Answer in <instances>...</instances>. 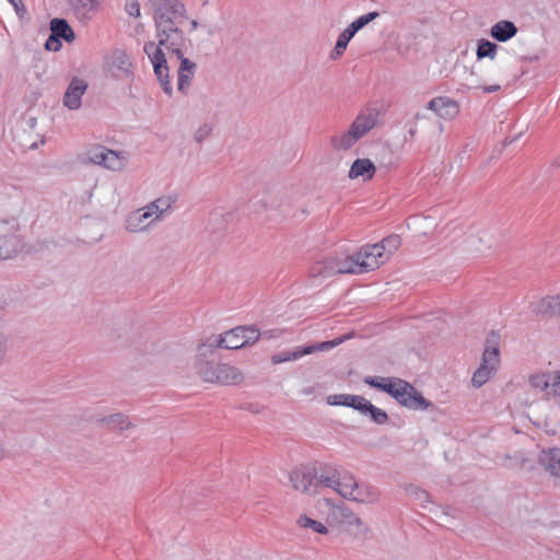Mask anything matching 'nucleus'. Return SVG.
Listing matches in <instances>:
<instances>
[{
	"mask_svg": "<svg viewBox=\"0 0 560 560\" xmlns=\"http://www.w3.org/2000/svg\"><path fill=\"white\" fill-rule=\"evenodd\" d=\"M400 245V237L393 234L383 238L380 243L361 246L353 253L360 268V275L380 268L399 249Z\"/></svg>",
	"mask_w": 560,
	"mask_h": 560,
	"instance_id": "2",
	"label": "nucleus"
},
{
	"mask_svg": "<svg viewBox=\"0 0 560 560\" xmlns=\"http://www.w3.org/2000/svg\"><path fill=\"white\" fill-rule=\"evenodd\" d=\"M18 250V240L14 235L0 236V259L11 258Z\"/></svg>",
	"mask_w": 560,
	"mask_h": 560,
	"instance_id": "24",
	"label": "nucleus"
},
{
	"mask_svg": "<svg viewBox=\"0 0 560 560\" xmlns=\"http://www.w3.org/2000/svg\"><path fill=\"white\" fill-rule=\"evenodd\" d=\"M339 515H342V516H346V511L340 508V506H332L331 508V514L329 515L328 517V522L329 523H332L336 521V518L339 516Z\"/></svg>",
	"mask_w": 560,
	"mask_h": 560,
	"instance_id": "41",
	"label": "nucleus"
},
{
	"mask_svg": "<svg viewBox=\"0 0 560 560\" xmlns=\"http://www.w3.org/2000/svg\"><path fill=\"white\" fill-rule=\"evenodd\" d=\"M46 49L57 51L61 47L60 38L56 37L52 33L45 44Z\"/></svg>",
	"mask_w": 560,
	"mask_h": 560,
	"instance_id": "39",
	"label": "nucleus"
},
{
	"mask_svg": "<svg viewBox=\"0 0 560 560\" xmlns=\"http://www.w3.org/2000/svg\"><path fill=\"white\" fill-rule=\"evenodd\" d=\"M107 428L113 431H122L125 429H128L130 427V422L128 421L127 417L122 415H113L107 420H104Z\"/></svg>",
	"mask_w": 560,
	"mask_h": 560,
	"instance_id": "31",
	"label": "nucleus"
},
{
	"mask_svg": "<svg viewBox=\"0 0 560 560\" xmlns=\"http://www.w3.org/2000/svg\"><path fill=\"white\" fill-rule=\"evenodd\" d=\"M340 475L337 471L330 474H322L317 482L326 488H331L336 491Z\"/></svg>",
	"mask_w": 560,
	"mask_h": 560,
	"instance_id": "33",
	"label": "nucleus"
},
{
	"mask_svg": "<svg viewBox=\"0 0 560 560\" xmlns=\"http://www.w3.org/2000/svg\"><path fill=\"white\" fill-rule=\"evenodd\" d=\"M199 132H200V135L198 136V139H200L201 137L207 136L210 132V129L208 127H205Z\"/></svg>",
	"mask_w": 560,
	"mask_h": 560,
	"instance_id": "43",
	"label": "nucleus"
},
{
	"mask_svg": "<svg viewBox=\"0 0 560 560\" xmlns=\"http://www.w3.org/2000/svg\"><path fill=\"white\" fill-rule=\"evenodd\" d=\"M126 11L130 16H140V4L137 0H129L126 3Z\"/></svg>",
	"mask_w": 560,
	"mask_h": 560,
	"instance_id": "38",
	"label": "nucleus"
},
{
	"mask_svg": "<svg viewBox=\"0 0 560 560\" xmlns=\"http://www.w3.org/2000/svg\"><path fill=\"white\" fill-rule=\"evenodd\" d=\"M131 61L122 51H116L112 56L110 70L114 77L124 78L131 74Z\"/></svg>",
	"mask_w": 560,
	"mask_h": 560,
	"instance_id": "20",
	"label": "nucleus"
},
{
	"mask_svg": "<svg viewBox=\"0 0 560 560\" xmlns=\"http://www.w3.org/2000/svg\"><path fill=\"white\" fill-rule=\"evenodd\" d=\"M428 108L433 110L439 117L443 119H453L459 113L457 102L446 96H438L429 102Z\"/></svg>",
	"mask_w": 560,
	"mask_h": 560,
	"instance_id": "13",
	"label": "nucleus"
},
{
	"mask_svg": "<svg viewBox=\"0 0 560 560\" xmlns=\"http://www.w3.org/2000/svg\"><path fill=\"white\" fill-rule=\"evenodd\" d=\"M89 159L95 163L105 166L112 171H119L125 166L126 158L115 151L96 147L89 151Z\"/></svg>",
	"mask_w": 560,
	"mask_h": 560,
	"instance_id": "12",
	"label": "nucleus"
},
{
	"mask_svg": "<svg viewBox=\"0 0 560 560\" xmlns=\"http://www.w3.org/2000/svg\"><path fill=\"white\" fill-rule=\"evenodd\" d=\"M376 167L370 159H357L350 166L348 177L350 179L361 178L363 182L374 177Z\"/></svg>",
	"mask_w": 560,
	"mask_h": 560,
	"instance_id": "16",
	"label": "nucleus"
},
{
	"mask_svg": "<svg viewBox=\"0 0 560 560\" xmlns=\"http://www.w3.org/2000/svg\"><path fill=\"white\" fill-rule=\"evenodd\" d=\"M308 272L312 278L326 279L336 276L332 255L313 262Z\"/></svg>",
	"mask_w": 560,
	"mask_h": 560,
	"instance_id": "21",
	"label": "nucleus"
},
{
	"mask_svg": "<svg viewBox=\"0 0 560 560\" xmlns=\"http://www.w3.org/2000/svg\"><path fill=\"white\" fill-rule=\"evenodd\" d=\"M175 18L176 10L156 9L154 19L159 42L158 44L150 42L144 46V51L153 66L154 73L166 93H171L172 90L166 66V54L176 55L180 59L178 71L195 73L196 69L192 61L182 56L180 47L184 43V33L177 27Z\"/></svg>",
	"mask_w": 560,
	"mask_h": 560,
	"instance_id": "1",
	"label": "nucleus"
},
{
	"mask_svg": "<svg viewBox=\"0 0 560 560\" xmlns=\"http://www.w3.org/2000/svg\"><path fill=\"white\" fill-rule=\"evenodd\" d=\"M348 338H349L348 336H342V337H339V338H336V339H332L329 341H324V342H319L317 345L307 346V347H304L301 349H296L294 351H288V352H284L281 354H277V355L272 357V362L275 364H279V363L291 361V360H298V359H300L304 355L311 354L315 351H328V350L339 346L340 343L346 341Z\"/></svg>",
	"mask_w": 560,
	"mask_h": 560,
	"instance_id": "11",
	"label": "nucleus"
},
{
	"mask_svg": "<svg viewBox=\"0 0 560 560\" xmlns=\"http://www.w3.org/2000/svg\"><path fill=\"white\" fill-rule=\"evenodd\" d=\"M327 401L329 405L353 407L354 409H358L364 413L368 412L370 408H372V404L369 400L355 395H331L328 396Z\"/></svg>",
	"mask_w": 560,
	"mask_h": 560,
	"instance_id": "15",
	"label": "nucleus"
},
{
	"mask_svg": "<svg viewBox=\"0 0 560 560\" xmlns=\"http://www.w3.org/2000/svg\"><path fill=\"white\" fill-rule=\"evenodd\" d=\"M397 380L394 377H369L365 380V383L390 395Z\"/></svg>",
	"mask_w": 560,
	"mask_h": 560,
	"instance_id": "27",
	"label": "nucleus"
},
{
	"mask_svg": "<svg viewBox=\"0 0 560 560\" xmlns=\"http://www.w3.org/2000/svg\"><path fill=\"white\" fill-rule=\"evenodd\" d=\"M194 73H188L184 71H178V90L180 92H186V89L189 86L190 80L192 79Z\"/></svg>",
	"mask_w": 560,
	"mask_h": 560,
	"instance_id": "36",
	"label": "nucleus"
},
{
	"mask_svg": "<svg viewBox=\"0 0 560 560\" xmlns=\"http://www.w3.org/2000/svg\"><path fill=\"white\" fill-rule=\"evenodd\" d=\"M176 198L173 196L158 198L154 202L148 205V209L153 214L154 219H159L160 215L167 211L175 202Z\"/></svg>",
	"mask_w": 560,
	"mask_h": 560,
	"instance_id": "26",
	"label": "nucleus"
},
{
	"mask_svg": "<svg viewBox=\"0 0 560 560\" xmlns=\"http://www.w3.org/2000/svg\"><path fill=\"white\" fill-rule=\"evenodd\" d=\"M2 457V452L0 451V458Z\"/></svg>",
	"mask_w": 560,
	"mask_h": 560,
	"instance_id": "44",
	"label": "nucleus"
},
{
	"mask_svg": "<svg viewBox=\"0 0 560 560\" xmlns=\"http://www.w3.org/2000/svg\"><path fill=\"white\" fill-rule=\"evenodd\" d=\"M354 34L348 27L339 35L336 46L331 52L332 59H337L343 55L345 50L347 49L348 43L351 40Z\"/></svg>",
	"mask_w": 560,
	"mask_h": 560,
	"instance_id": "29",
	"label": "nucleus"
},
{
	"mask_svg": "<svg viewBox=\"0 0 560 560\" xmlns=\"http://www.w3.org/2000/svg\"><path fill=\"white\" fill-rule=\"evenodd\" d=\"M195 369L198 376L210 384L234 386L241 384L244 380L243 373L228 363H211L198 360Z\"/></svg>",
	"mask_w": 560,
	"mask_h": 560,
	"instance_id": "3",
	"label": "nucleus"
},
{
	"mask_svg": "<svg viewBox=\"0 0 560 560\" xmlns=\"http://www.w3.org/2000/svg\"><path fill=\"white\" fill-rule=\"evenodd\" d=\"M500 364L499 352V335L491 332L487 339V345L482 354L480 366L475 371L471 377V383L475 387H480L487 383L491 374L497 370Z\"/></svg>",
	"mask_w": 560,
	"mask_h": 560,
	"instance_id": "5",
	"label": "nucleus"
},
{
	"mask_svg": "<svg viewBox=\"0 0 560 560\" xmlns=\"http://www.w3.org/2000/svg\"><path fill=\"white\" fill-rule=\"evenodd\" d=\"M332 259L336 276L346 273L360 275V268L354 259V254L338 253L332 255Z\"/></svg>",
	"mask_w": 560,
	"mask_h": 560,
	"instance_id": "18",
	"label": "nucleus"
},
{
	"mask_svg": "<svg viewBox=\"0 0 560 560\" xmlns=\"http://www.w3.org/2000/svg\"><path fill=\"white\" fill-rule=\"evenodd\" d=\"M88 84L84 80L74 78L70 82L63 95V105L71 109H78L81 106V98L85 93Z\"/></svg>",
	"mask_w": 560,
	"mask_h": 560,
	"instance_id": "14",
	"label": "nucleus"
},
{
	"mask_svg": "<svg viewBox=\"0 0 560 560\" xmlns=\"http://www.w3.org/2000/svg\"><path fill=\"white\" fill-rule=\"evenodd\" d=\"M336 492L345 499L360 503H372L378 498V492L374 487L359 483L352 475L339 477Z\"/></svg>",
	"mask_w": 560,
	"mask_h": 560,
	"instance_id": "7",
	"label": "nucleus"
},
{
	"mask_svg": "<svg viewBox=\"0 0 560 560\" xmlns=\"http://www.w3.org/2000/svg\"><path fill=\"white\" fill-rule=\"evenodd\" d=\"M14 8L18 15L23 16L26 13V9L22 0H8Z\"/></svg>",
	"mask_w": 560,
	"mask_h": 560,
	"instance_id": "40",
	"label": "nucleus"
},
{
	"mask_svg": "<svg viewBox=\"0 0 560 560\" xmlns=\"http://www.w3.org/2000/svg\"><path fill=\"white\" fill-rule=\"evenodd\" d=\"M296 523L301 528H310L311 530L318 533V534H327L328 533L327 527L323 523L315 521L306 515H301L298 518Z\"/></svg>",
	"mask_w": 560,
	"mask_h": 560,
	"instance_id": "30",
	"label": "nucleus"
},
{
	"mask_svg": "<svg viewBox=\"0 0 560 560\" xmlns=\"http://www.w3.org/2000/svg\"><path fill=\"white\" fill-rule=\"evenodd\" d=\"M500 364L499 352V335L491 332L487 339V345L482 354L480 366L475 371L471 377V383L475 387H480L487 383L491 374L497 370Z\"/></svg>",
	"mask_w": 560,
	"mask_h": 560,
	"instance_id": "6",
	"label": "nucleus"
},
{
	"mask_svg": "<svg viewBox=\"0 0 560 560\" xmlns=\"http://www.w3.org/2000/svg\"><path fill=\"white\" fill-rule=\"evenodd\" d=\"M516 33V26L510 21H500L490 30L491 36L499 42H506L515 36Z\"/></svg>",
	"mask_w": 560,
	"mask_h": 560,
	"instance_id": "22",
	"label": "nucleus"
},
{
	"mask_svg": "<svg viewBox=\"0 0 560 560\" xmlns=\"http://www.w3.org/2000/svg\"><path fill=\"white\" fill-rule=\"evenodd\" d=\"M289 481L296 491L306 493L312 489L314 476L303 468H295L290 472Z\"/></svg>",
	"mask_w": 560,
	"mask_h": 560,
	"instance_id": "19",
	"label": "nucleus"
},
{
	"mask_svg": "<svg viewBox=\"0 0 560 560\" xmlns=\"http://www.w3.org/2000/svg\"><path fill=\"white\" fill-rule=\"evenodd\" d=\"M50 30L56 37L63 38L68 43H71L74 39V33L66 20L52 19L50 22Z\"/></svg>",
	"mask_w": 560,
	"mask_h": 560,
	"instance_id": "23",
	"label": "nucleus"
},
{
	"mask_svg": "<svg viewBox=\"0 0 560 560\" xmlns=\"http://www.w3.org/2000/svg\"><path fill=\"white\" fill-rule=\"evenodd\" d=\"M260 332L255 327L240 326L214 337L211 347L240 349L259 339Z\"/></svg>",
	"mask_w": 560,
	"mask_h": 560,
	"instance_id": "8",
	"label": "nucleus"
},
{
	"mask_svg": "<svg viewBox=\"0 0 560 560\" xmlns=\"http://www.w3.org/2000/svg\"><path fill=\"white\" fill-rule=\"evenodd\" d=\"M497 50H498L497 44L486 40V39H481L478 43V47H477V51H476L477 59L480 60L483 58H490L491 60H493L497 56Z\"/></svg>",
	"mask_w": 560,
	"mask_h": 560,
	"instance_id": "28",
	"label": "nucleus"
},
{
	"mask_svg": "<svg viewBox=\"0 0 560 560\" xmlns=\"http://www.w3.org/2000/svg\"><path fill=\"white\" fill-rule=\"evenodd\" d=\"M530 387L546 399L560 398V371L536 372L529 375Z\"/></svg>",
	"mask_w": 560,
	"mask_h": 560,
	"instance_id": "9",
	"label": "nucleus"
},
{
	"mask_svg": "<svg viewBox=\"0 0 560 560\" xmlns=\"http://www.w3.org/2000/svg\"><path fill=\"white\" fill-rule=\"evenodd\" d=\"M100 0H73L75 12L84 18H90L100 9Z\"/></svg>",
	"mask_w": 560,
	"mask_h": 560,
	"instance_id": "25",
	"label": "nucleus"
},
{
	"mask_svg": "<svg viewBox=\"0 0 560 560\" xmlns=\"http://www.w3.org/2000/svg\"><path fill=\"white\" fill-rule=\"evenodd\" d=\"M399 404L411 409H427L430 402L409 383L398 378L390 394Z\"/></svg>",
	"mask_w": 560,
	"mask_h": 560,
	"instance_id": "10",
	"label": "nucleus"
},
{
	"mask_svg": "<svg viewBox=\"0 0 560 560\" xmlns=\"http://www.w3.org/2000/svg\"><path fill=\"white\" fill-rule=\"evenodd\" d=\"M378 16L377 12H370L368 14L361 15L355 21H353L348 28L355 35V33L361 30L363 26H365L368 23L373 21Z\"/></svg>",
	"mask_w": 560,
	"mask_h": 560,
	"instance_id": "32",
	"label": "nucleus"
},
{
	"mask_svg": "<svg viewBox=\"0 0 560 560\" xmlns=\"http://www.w3.org/2000/svg\"><path fill=\"white\" fill-rule=\"evenodd\" d=\"M375 125L376 117L372 112L360 113L347 130L330 138V144L334 150L347 151L368 135Z\"/></svg>",
	"mask_w": 560,
	"mask_h": 560,
	"instance_id": "4",
	"label": "nucleus"
},
{
	"mask_svg": "<svg viewBox=\"0 0 560 560\" xmlns=\"http://www.w3.org/2000/svg\"><path fill=\"white\" fill-rule=\"evenodd\" d=\"M549 468L553 475L560 477V450L551 451Z\"/></svg>",
	"mask_w": 560,
	"mask_h": 560,
	"instance_id": "34",
	"label": "nucleus"
},
{
	"mask_svg": "<svg viewBox=\"0 0 560 560\" xmlns=\"http://www.w3.org/2000/svg\"><path fill=\"white\" fill-rule=\"evenodd\" d=\"M542 305L560 315V294L556 296H548L547 299L542 300Z\"/></svg>",
	"mask_w": 560,
	"mask_h": 560,
	"instance_id": "35",
	"label": "nucleus"
},
{
	"mask_svg": "<svg viewBox=\"0 0 560 560\" xmlns=\"http://www.w3.org/2000/svg\"><path fill=\"white\" fill-rule=\"evenodd\" d=\"M476 89H480L483 93H494L499 92L501 90V85L498 83L490 84V85H480L475 86Z\"/></svg>",
	"mask_w": 560,
	"mask_h": 560,
	"instance_id": "42",
	"label": "nucleus"
},
{
	"mask_svg": "<svg viewBox=\"0 0 560 560\" xmlns=\"http://www.w3.org/2000/svg\"><path fill=\"white\" fill-rule=\"evenodd\" d=\"M368 413H370L371 418L376 422V423H384L386 420H387V415L385 411H383L382 409L380 408H376L375 406L372 405V408H370L368 410Z\"/></svg>",
	"mask_w": 560,
	"mask_h": 560,
	"instance_id": "37",
	"label": "nucleus"
},
{
	"mask_svg": "<svg viewBox=\"0 0 560 560\" xmlns=\"http://www.w3.org/2000/svg\"><path fill=\"white\" fill-rule=\"evenodd\" d=\"M154 217L148 207L139 209L129 214L126 224L130 232H139L147 229L153 221Z\"/></svg>",
	"mask_w": 560,
	"mask_h": 560,
	"instance_id": "17",
	"label": "nucleus"
}]
</instances>
